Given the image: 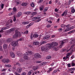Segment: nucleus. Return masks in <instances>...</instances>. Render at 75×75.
<instances>
[{
	"mask_svg": "<svg viewBox=\"0 0 75 75\" xmlns=\"http://www.w3.org/2000/svg\"><path fill=\"white\" fill-rule=\"evenodd\" d=\"M33 72V70H31L28 73V75H31Z\"/></svg>",
	"mask_w": 75,
	"mask_h": 75,
	"instance_id": "nucleus-28",
	"label": "nucleus"
},
{
	"mask_svg": "<svg viewBox=\"0 0 75 75\" xmlns=\"http://www.w3.org/2000/svg\"><path fill=\"white\" fill-rule=\"evenodd\" d=\"M3 50V48L1 46H0V51H2Z\"/></svg>",
	"mask_w": 75,
	"mask_h": 75,
	"instance_id": "nucleus-57",
	"label": "nucleus"
},
{
	"mask_svg": "<svg viewBox=\"0 0 75 75\" xmlns=\"http://www.w3.org/2000/svg\"><path fill=\"white\" fill-rule=\"evenodd\" d=\"M20 61L21 62H23L24 61V60H23V59H21Z\"/></svg>",
	"mask_w": 75,
	"mask_h": 75,
	"instance_id": "nucleus-54",
	"label": "nucleus"
},
{
	"mask_svg": "<svg viewBox=\"0 0 75 75\" xmlns=\"http://www.w3.org/2000/svg\"><path fill=\"white\" fill-rule=\"evenodd\" d=\"M28 33V30H26L24 32V34H27Z\"/></svg>",
	"mask_w": 75,
	"mask_h": 75,
	"instance_id": "nucleus-49",
	"label": "nucleus"
},
{
	"mask_svg": "<svg viewBox=\"0 0 75 75\" xmlns=\"http://www.w3.org/2000/svg\"><path fill=\"white\" fill-rule=\"evenodd\" d=\"M10 55L12 58H15V54L13 52H10Z\"/></svg>",
	"mask_w": 75,
	"mask_h": 75,
	"instance_id": "nucleus-13",
	"label": "nucleus"
},
{
	"mask_svg": "<svg viewBox=\"0 0 75 75\" xmlns=\"http://www.w3.org/2000/svg\"><path fill=\"white\" fill-rule=\"evenodd\" d=\"M66 51V49H63L61 50L62 52H65V51Z\"/></svg>",
	"mask_w": 75,
	"mask_h": 75,
	"instance_id": "nucleus-44",
	"label": "nucleus"
},
{
	"mask_svg": "<svg viewBox=\"0 0 75 75\" xmlns=\"http://www.w3.org/2000/svg\"><path fill=\"white\" fill-rule=\"evenodd\" d=\"M69 26H70V25L68 24L66 25V27H67V28H68L69 27Z\"/></svg>",
	"mask_w": 75,
	"mask_h": 75,
	"instance_id": "nucleus-58",
	"label": "nucleus"
},
{
	"mask_svg": "<svg viewBox=\"0 0 75 75\" xmlns=\"http://www.w3.org/2000/svg\"><path fill=\"white\" fill-rule=\"evenodd\" d=\"M26 74V73H25L24 72V73H22L21 74V75H25Z\"/></svg>",
	"mask_w": 75,
	"mask_h": 75,
	"instance_id": "nucleus-63",
	"label": "nucleus"
},
{
	"mask_svg": "<svg viewBox=\"0 0 75 75\" xmlns=\"http://www.w3.org/2000/svg\"><path fill=\"white\" fill-rule=\"evenodd\" d=\"M15 74L16 75H20V74H19L17 73V72H15Z\"/></svg>",
	"mask_w": 75,
	"mask_h": 75,
	"instance_id": "nucleus-56",
	"label": "nucleus"
},
{
	"mask_svg": "<svg viewBox=\"0 0 75 75\" xmlns=\"http://www.w3.org/2000/svg\"><path fill=\"white\" fill-rule=\"evenodd\" d=\"M22 70H23V69L21 68H18L17 69V72L18 73H21L22 72Z\"/></svg>",
	"mask_w": 75,
	"mask_h": 75,
	"instance_id": "nucleus-12",
	"label": "nucleus"
},
{
	"mask_svg": "<svg viewBox=\"0 0 75 75\" xmlns=\"http://www.w3.org/2000/svg\"><path fill=\"white\" fill-rule=\"evenodd\" d=\"M27 4L26 3H23L21 5L22 6H26Z\"/></svg>",
	"mask_w": 75,
	"mask_h": 75,
	"instance_id": "nucleus-30",
	"label": "nucleus"
},
{
	"mask_svg": "<svg viewBox=\"0 0 75 75\" xmlns=\"http://www.w3.org/2000/svg\"><path fill=\"white\" fill-rule=\"evenodd\" d=\"M58 31H60V32H61L62 31V29L60 28L58 29Z\"/></svg>",
	"mask_w": 75,
	"mask_h": 75,
	"instance_id": "nucleus-53",
	"label": "nucleus"
},
{
	"mask_svg": "<svg viewBox=\"0 0 75 75\" xmlns=\"http://www.w3.org/2000/svg\"><path fill=\"white\" fill-rule=\"evenodd\" d=\"M34 57L35 58V59H38V58H40V57H41V55L40 54L36 53L34 54Z\"/></svg>",
	"mask_w": 75,
	"mask_h": 75,
	"instance_id": "nucleus-3",
	"label": "nucleus"
},
{
	"mask_svg": "<svg viewBox=\"0 0 75 75\" xmlns=\"http://www.w3.org/2000/svg\"><path fill=\"white\" fill-rule=\"evenodd\" d=\"M17 54L19 56V57H22V56H23V54L21 53V52H20L18 51L17 52Z\"/></svg>",
	"mask_w": 75,
	"mask_h": 75,
	"instance_id": "nucleus-14",
	"label": "nucleus"
},
{
	"mask_svg": "<svg viewBox=\"0 0 75 75\" xmlns=\"http://www.w3.org/2000/svg\"><path fill=\"white\" fill-rule=\"evenodd\" d=\"M33 25V23H30L29 25H27L26 26V28H28L30 27V26H31Z\"/></svg>",
	"mask_w": 75,
	"mask_h": 75,
	"instance_id": "nucleus-27",
	"label": "nucleus"
},
{
	"mask_svg": "<svg viewBox=\"0 0 75 75\" xmlns=\"http://www.w3.org/2000/svg\"><path fill=\"white\" fill-rule=\"evenodd\" d=\"M55 15V17H58V14L57 13H56Z\"/></svg>",
	"mask_w": 75,
	"mask_h": 75,
	"instance_id": "nucleus-59",
	"label": "nucleus"
},
{
	"mask_svg": "<svg viewBox=\"0 0 75 75\" xmlns=\"http://www.w3.org/2000/svg\"><path fill=\"white\" fill-rule=\"evenodd\" d=\"M67 56L68 57H69V56H70V53H68L67 55Z\"/></svg>",
	"mask_w": 75,
	"mask_h": 75,
	"instance_id": "nucleus-60",
	"label": "nucleus"
},
{
	"mask_svg": "<svg viewBox=\"0 0 75 75\" xmlns=\"http://www.w3.org/2000/svg\"><path fill=\"white\" fill-rule=\"evenodd\" d=\"M68 13V11L67 10H65L64 12L62 14V16H64V15L65 16H67V14Z\"/></svg>",
	"mask_w": 75,
	"mask_h": 75,
	"instance_id": "nucleus-16",
	"label": "nucleus"
},
{
	"mask_svg": "<svg viewBox=\"0 0 75 75\" xmlns=\"http://www.w3.org/2000/svg\"><path fill=\"white\" fill-rule=\"evenodd\" d=\"M48 9V7H46L43 10L44 12H45V11H47Z\"/></svg>",
	"mask_w": 75,
	"mask_h": 75,
	"instance_id": "nucleus-34",
	"label": "nucleus"
},
{
	"mask_svg": "<svg viewBox=\"0 0 75 75\" xmlns=\"http://www.w3.org/2000/svg\"><path fill=\"white\" fill-rule=\"evenodd\" d=\"M23 40H24V38H20L19 39H18L17 40L18 41H23Z\"/></svg>",
	"mask_w": 75,
	"mask_h": 75,
	"instance_id": "nucleus-36",
	"label": "nucleus"
},
{
	"mask_svg": "<svg viewBox=\"0 0 75 75\" xmlns=\"http://www.w3.org/2000/svg\"><path fill=\"white\" fill-rule=\"evenodd\" d=\"M8 45L7 44H5L3 45V48L4 50L5 51V52L6 54H7V47Z\"/></svg>",
	"mask_w": 75,
	"mask_h": 75,
	"instance_id": "nucleus-7",
	"label": "nucleus"
},
{
	"mask_svg": "<svg viewBox=\"0 0 75 75\" xmlns=\"http://www.w3.org/2000/svg\"><path fill=\"white\" fill-rule=\"evenodd\" d=\"M13 30L14 29H13V28H11L8 31V32L10 33V32H12V31H13Z\"/></svg>",
	"mask_w": 75,
	"mask_h": 75,
	"instance_id": "nucleus-29",
	"label": "nucleus"
},
{
	"mask_svg": "<svg viewBox=\"0 0 75 75\" xmlns=\"http://www.w3.org/2000/svg\"><path fill=\"white\" fill-rule=\"evenodd\" d=\"M61 27L62 28H64V27H65V25L64 24L61 25Z\"/></svg>",
	"mask_w": 75,
	"mask_h": 75,
	"instance_id": "nucleus-40",
	"label": "nucleus"
},
{
	"mask_svg": "<svg viewBox=\"0 0 75 75\" xmlns=\"http://www.w3.org/2000/svg\"><path fill=\"white\" fill-rule=\"evenodd\" d=\"M60 72V70H59V69H55L54 70L53 74H54V73H56V72Z\"/></svg>",
	"mask_w": 75,
	"mask_h": 75,
	"instance_id": "nucleus-18",
	"label": "nucleus"
},
{
	"mask_svg": "<svg viewBox=\"0 0 75 75\" xmlns=\"http://www.w3.org/2000/svg\"><path fill=\"white\" fill-rule=\"evenodd\" d=\"M28 54H30V55H31L33 54V52L31 51H29L27 52Z\"/></svg>",
	"mask_w": 75,
	"mask_h": 75,
	"instance_id": "nucleus-31",
	"label": "nucleus"
},
{
	"mask_svg": "<svg viewBox=\"0 0 75 75\" xmlns=\"http://www.w3.org/2000/svg\"><path fill=\"white\" fill-rule=\"evenodd\" d=\"M21 34L19 32H17L16 30L15 31V35L13 36V38H17V37L19 36L20 37Z\"/></svg>",
	"mask_w": 75,
	"mask_h": 75,
	"instance_id": "nucleus-2",
	"label": "nucleus"
},
{
	"mask_svg": "<svg viewBox=\"0 0 75 75\" xmlns=\"http://www.w3.org/2000/svg\"><path fill=\"white\" fill-rule=\"evenodd\" d=\"M31 13V12H25L26 14H27V15L30 14Z\"/></svg>",
	"mask_w": 75,
	"mask_h": 75,
	"instance_id": "nucleus-38",
	"label": "nucleus"
},
{
	"mask_svg": "<svg viewBox=\"0 0 75 75\" xmlns=\"http://www.w3.org/2000/svg\"><path fill=\"white\" fill-rule=\"evenodd\" d=\"M75 10L74 9V8L73 7L71 8V13H75Z\"/></svg>",
	"mask_w": 75,
	"mask_h": 75,
	"instance_id": "nucleus-32",
	"label": "nucleus"
},
{
	"mask_svg": "<svg viewBox=\"0 0 75 75\" xmlns=\"http://www.w3.org/2000/svg\"><path fill=\"white\" fill-rule=\"evenodd\" d=\"M74 28L75 27H74V26H72L70 27V28H67L65 29V30L64 31V32H67V31H69V30H71L70 29H74Z\"/></svg>",
	"mask_w": 75,
	"mask_h": 75,
	"instance_id": "nucleus-11",
	"label": "nucleus"
},
{
	"mask_svg": "<svg viewBox=\"0 0 75 75\" xmlns=\"http://www.w3.org/2000/svg\"><path fill=\"white\" fill-rule=\"evenodd\" d=\"M13 10L14 11V12H16L17 11V9L16 8H13Z\"/></svg>",
	"mask_w": 75,
	"mask_h": 75,
	"instance_id": "nucleus-43",
	"label": "nucleus"
},
{
	"mask_svg": "<svg viewBox=\"0 0 75 75\" xmlns=\"http://www.w3.org/2000/svg\"><path fill=\"white\" fill-rule=\"evenodd\" d=\"M6 41L8 42H10L12 41V39L11 38H8L6 39Z\"/></svg>",
	"mask_w": 75,
	"mask_h": 75,
	"instance_id": "nucleus-22",
	"label": "nucleus"
},
{
	"mask_svg": "<svg viewBox=\"0 0 75 75\" xmlns=\"http://www.w3.org/2000/svg\"><path fill=\"white\" fill-rule=\"evenodd\" d=\"M58 44V42H54L51 43H49L47 44V48H49L50 49V48H54V47H55V46H57Z\"/></svg>",
	"mask_w": 75,
	"mask_h": 75,
	"instance_id": "nucleus-1",
	"label": "nucleus"
},
{
	"mask_svg": "<svg viewBox=\"0 0 75 75\" xmlns=\"http://www.w3.org/2000/svg\"><path fill=\"white\" fill-rule=\"evenodd\" d=\"M68 42V40H67L65 39L63 40L62 42L61 45L59 46V48H61L62 47V46H63L64 45V44H65V43H66V42Z\"/></svg>",
	"mask_w": 75,
	"mask_h": 75,
	"instance_id": "nucleus-5",
	"label": "nucleus"
},
{
	"mask_svg": "<svg viewBox=\"0 0 75 75\" xmlns=\"http://www.w3.org/2000/svg\"><path fill=\"white\" fill-rule=\"evenodd\" d=\"M75 42V40L72 39L71 40V43H74Z\"/></svg>",
	"mask_w": 75,
	"mask_h": 75,
	"instance_id": "nucleus-48",
	"label": "nucleus"
},
{
	"mask_svg": "<svg viewBox=\"0 0 75 75\" xmlns=\"http://www.w3.org/2000/svg\"><path fill=\"white\" fill-rule=\"evenodd\" d=\"M4 6V4H2L1 6L2 9H3V6Z\"/></svg>",
	"mask_w": 75,
	"mask_h": 75,
	"instance_id": "nucleus-47",
	"label": "nucleus"
},
{
	"mask_svg": "<svg viewBox=\"0 0 75 75\" xmlns=\"http://www.w3.org/2000/svg\"><path fill=\"white\" fill-rule=\"evenodd\" d=\"M33 37L34 38H38V35L37 34V33H35L34 35H33Z\"/></svg>",
	"mask_w": 75,
	"mask_h": 75,
	"instance_id": "nucleus-19",
	"label": "nucleus"
},
{
	"mask_svg": "<svg viewBox=\"0 0 75 75\" xmlns=\"http://www.w3.org/2000/svg\"><path fill=\"white\" fill-rule=\"evenodd\" d=\"M25 53H26L24 54L23 58H24L25 59L27 60L28 59V53L27 52H26Z\"/></svg>",
	"mask_w": 75,
	"mask_h": 75,
	"instance_id": "nucleus-9",
	"label": "nucleus"
},
{
	"mask_svg": "<svg viewBox=\"0 0 75 75\" xmlns=\"http://www.w3.org/2000/svg\"><path fill=\"white\" fill-rule=\"evenodd\" d=\"M44 6L43 5H42L39 8L40 11H42L44 10Z\"/></svg>",
	"mask_w": 75,
	"mask_h": 75,
	"instance_id": "nucleus-21",
	"label": "nucleus"
},
{
	"mask_svg": "<svg viewBox=\"0 0 75 75\" xmlns=\"http://www.w3.org/2000/svg\"><path fill=\"white\" fill-rule=\"evenodd\" d=\"M42 1H43V0H39L38 1V3H42Z\"/></svg>",
	"mask_w": 75,
	"mask_h": 75,
	"instance_id": "nucleus-52",
	"label": "nucleus"
},
{
	"mask_svg": "<svg viewBox=\"0 0 75 75\" xmlns=\"http://www.w3.org/2000/svg\"><path fill=\"white\" fill-rule=\"evenodd\" d=\"M40 44V42H33L34 45H38Z\"/></svg>",
	"mask_w": 75,
	"mask_h": 75,
	"instance_id": "nucleus-20",
	"label": "nucleus"
},
{
	"mask_svg": "<svg viewBox=\"0 0 75 75\" xmlns=\"http://www.w3.org/2000/svg\"><path fill=\"white\" fill-rule=\"evenodd\" d=\"M11 45L13 47H16L18 45V41L17 40L15 41H13L11 42Z\"/></svg>",
	"mask_w": 75,
	"mask_h": 75,
	"instance_id": "nucleus-8",
	"label": "nucleus"
},
{
	"mask_svg": "<svg viewBox=\"0 0 75 75\" xmlns=\"http://www.w3.org/2000/svg\"><path fill=\"white\" fill-rule=\"evenodd\" d=\"M14 14V11L12 12L11 13L9 14V16H12V15H13Z\"/></svg>",
	"mask_w": 75,
	"mask_h": 75,
	"instance_id": "nucleus-33",
	"label": "nucleus"
},
{
	"mask_svg": "<svg viewBox=\"0 0 75 75\" xmlns=\"http://www.w3.org/2000/svg\"><path fill=\"white\" fill-rule=\"evenodd\" d=\"M38 69V67H35L33 68V71H36Z\"/></svg>",
	"mask_w": 75,
	"mask_h": 75,
	"instance_id": "nucleus-37",
	"label": "nucleus"
},
{
	"mask_svg": "<svg viewBox=\"0 0 75 75\" xmlns=\"http://www.w3.org/2000/svg\"><path fill=\"white\" fill-rule=\"evenodd\" d=\"M68 67H71V64H68Z\"/></svg>",
	"mask_w": 75,
	"mask_h": 75,
	"instance_id": "nucleus-64",
	"label": "nucleus"
},
{
	"mask_svg": "<svg viewBox=\"0 0 75 75\" xmlns=\"http://www.w3.org/2000/svg\"><path fill=\"white\" fill-rule=\"evenodd\" d=\"M74 31H75L74 30L70 31L69 32L68 34H71V33H74Z\"/></svg>",
	"mask_w": 75,
	"mask_h": 75,
	"instance_id": "nucleus-46",
	"label": "nucleus"
},
{
	"mask_svg": "<svg viewBox=\"0 0 75 75\" xmlns=\"http://www.w3.org/2000/svg\"><path fill=\"white\" fill-rule=\"evenodd\" d=\"M13 69H14V70H16V67H13Z\"/></svg>",
	"mask_w": 75,
	"mask_h": 75,
	"instance_id": "nucleus-61",
	"label": "nucleus"
},
{
	"mask_svg": "<svg viewBox=\"0 0 75 75\" xmlns=\"http://www.w3.org/2000/svg\"><path fill=\"white\" fill-rule=\"evenodd\" d=\"M6 27H3L2 28V30H0V33H3L4 32L3 30H6L10 28V26H9V25L8 24H6Z\"/></svg>",
	"mask_w": 75,
	"mask_h": 75,
	"instance_id": "nucleus-4",
	"label": "nucleus"
},
{
	"mask_svg": "<svg viewBox=\"0 0 75 75\" xmlns=\"http://www.w3.org/2000/svg\"><path fill=\"white\" fill-rule=\"evenodd\" d=\"M59 50V47L57 46L56 47H54L53 48V50L54 51H58Z\"/></svg>",
	"mask_w": 75,
	"mask_h": 75,
	"instance_id": "nucleus-23",
	"label": "nucleus"
},
{
	"mask_svg": "<svg viewBox=\"0 0 75 75\" xmlns=\"http://www.w3.org/2000/svg\"><path fill=\"white\" fill-rule=\"evenodd\" d=\"M46 42L45 41H43L42 42H41V44H45Z\"/></svg>",
	"mask_w": 75,
	"mask_h": 75,
	"instance_id": "nucleus-45",
	"label": "nucleus"
},
{
	"mask_svg": "<svg viewBox=\"0 0 75 75\" xmlns=\"http://www.w3.org/2000/svg\"><path fill=\"white\" fill-rule=\"evenodd\" d=\"M41 50L42 51L47 52L48 51V48L47 47H45L44 46H42L41 47Z\"/></svg>",
	"mask_w": 75,
	"mask_h": 75,
	"instance_id": "nucleus-6",
	"label": "nucleus"
},
{
	"mask_svg": "<svg viewBox=\"0 0 75 75\" xmlns=\"http://www.w3.org/2000/svg\"><path fill=\"white\" fill-rule=\"evenodd\" d=\"M22 15V13L21 12H18L17 14V17H21Z\"/></svg>",
	"mask_w": 75,
	"mask_h": 75,
	"instance_id": "nucleus-17",
	"label": "nucleus"
},
{
	"mask_svg": "<svg viewBox=\"0 0 75 75\" xmlns=\"http://www.w3.org/2000/svg\"><path fill=\"white\" fill-rule=\"evenodd\" d=\"M31 14H32V15H33V16H34V15H35L36 14H37V12H34L32 13Z\"/></svg>",
	"mask_w": 75,
	"mask_h": 75,
	"instance_id": "nucleus-42",
	"label": "nucleus"
},
{
	"mask_svg": "<svg viewBox=\"0 0 75 75\" xmlns=\"http://www.w3.org/2000/svg\"><path fill=\"white\" fill-rule=\"evenodd\" d=\"M40 18H41V17H35L34 18H32L33 20H36L37 19H40Z\"/></svg>",
	"mask_w": 75,
	"mask_h": 75,
	"instance_id": "nucleus-25",
	"label": "nucleus"
},
{
	"mask_svg": "<svg viewBox=\"0 0 75 75\" xmlns=\"http://www.w3.org/2000/svg\"><path fill=\"white\" fill-rule=\"evenodd\" d=\"M75 64L74 63H72L71 64V66L72 67H74V66H75Z\"/></svg>",
	"mask_w": 75,
	"mask_h": 75,
	"instance_id": "nucleus-62",
	"label": "nucleus"
},
{
	"mask_svg": "<svg viewBox=\"0 0 75 75\" xmlns=\"http://www.w3.org/2000/svg\"><path fill=\"white\" fill-rule=\"evenodd\" d=\"M16 21V16H14L13 17V21Z\"/></svg>",
	"mask_w": 75,
	"mask_h": 75,
	"instance_id": "nucleus-50",
	"label": "nucleus"
},
{
	"mask_svg": "<svg viewBox=\"0 0 75 75\" xmlns=\"http://www.w3.org/2000/svg\"><path fill=\"white\" fill-rule=\"evenodd\" d=\"M33 33H32L30 36V38L31 40L33 39Z\"/></svg>",
	"mask_w": 75,
	"mask_h": 75,
	"instance_id": "nucleus-51",
	"label": "nucleus"
},
{
	"mask_svg": "<svg viewBox=\"0 0 75 75\" xmlns=\"http://www.w3.org/2000/svg\"><path fill=\"white\" fill-rule=\"evenodd\" d=\"M30 6L32 7H34L35 5L34 4V3L32 2L31 4H30Z\"/></svg>",
	"mask_w": 75,
	"mask_h": 75,
	"instance_id": "nucleus-35",
	"label": "nucleus"
},
{
	"mask_svg": "<svg viewBox=\"0 0 75 75\" xmlns=\"http://www.w3.org/2000/svg\"><path fill=\"white\" fill-rule=\"evenodd\" d=\"M50 58H51V56H48L47 57V59H50Z\"/></svg>",
	"mask_w": 75,
	"mask_h": 75,
	"instance_id": "nucleus-41",
	"label": "nucleus"
},
{
	"mask_svg": "<svg viewBox=\"0 0 75 75\" xmlns=\"http://www.w3.org/2000/svg\"><path fill=\"white\" fill-rule=\"evenodd\" d=\"M29 23H30V22H29V21L23 22H22V24L24 25L28 24H29Z\"/></svg>",
	"mask_w": 75,
	"mask_h": 75,
	"instance_id": "nucleus-24",
	"label": "nucleus"
},
{
	"mask_svg": "<svg viewBox=\"0 0 75 75\" xmlns=\"http://www.w3.org/2000/svg\"><path fill=\"white\" fill-rule=\"evenodd\" d=\"M54 11L55 12H57V11H58V9L56 8L54 9Z\"/></svg>",
	"mask_w": 75,
	"mask_h": 75,
	"instance_id": "nucleus-55",
	"label": "nucleus"
},
{
	"mask_svg": "<svg viewBox=\"0 0 75 75\" xmlns=\"http://www.w3.org/2000/svg\"><path fill=\"white\" fill-rule=\"evenodd\" d=\"M50 37V35H47L46 37L43 38V40H45V39H48Z\"/></svg>",
	"mask_w": 75,
	"mask_h": 75,
	"instance_id": "nucleus-26",
	"label": "nucleus"
},
{
	"mask_svg": "<svg viewBox=\"0 0 75 75\" xmlns=\"http://www.w3.org/2000/svg\"><path fill=\"white\" fill-rule=\"evenodd\" d=\"M53 69H54V68L50 67L48 69V70L47 71V73H50V72H51L52 71H53Z\"/></svg>",
	"mask_w": 75,
	"mask_h": 75,
	"instance_id": "nucleus-15",
	"label": "nucleus"
},
{
	"mask_svg": "<svg viewBox=\"0 0 75 75\" xmlns=\"http://www.w3.org/2000/svg\"><path fill=\"white\" fill-rule=\"evenodd\" d=\"M6 67H11V66L10 64H5V65Z\"/></svg>",
	"mask_w": 75,
	"mask_h": 75,
	"instance_id": "nucleus-39",
	"label": "nucleus"
},
{
	"mask_svg": "<svg viewBox=\"0 0 75 75\" xmlns=\"http://www.w3.org/2000/svg\"><path fill=\"white\" fill-rule=\"evenodd\" d=\"M2 62L4 63H6V64H7L10 62V59H4L3 60Z\"/></svg>",
	"mask_w": 75,
	"mask_h": 75,
	"instance_id": "nucleus-10",
	"label": "nucleus"
}]
</instances>
